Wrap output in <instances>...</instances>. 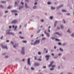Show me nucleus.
<instances>
[{"mask_svg": "<svg viewBox=\"0 0 74 74\" xmlns=\"http://www.w3.org/2000/svg\"><path fill=\"white\" fill-rule=\"evenodd\" d=\"M56 49V46H54V49Z\"/></svg>", "mask_w": 74, "mask_h": 74, "instance_id": "nucleus-60", "label": "nucleus"}, {"mask_svg": "<svg viewBox=\"0 0 74 74\" xmlns=\"http://www.w3.org/2000/svg\"><path fill=\"white\" fill-rule=\"evenodd\" d=\"M62 12H67V11L65 10H62Z\"/></svg>", "mask_w": 74, "mask_h": 74, "instance_id": "nucleus-25", "label": "nucleus"}, {"mask_svg": "<svg viewBox=\"0 0 74 74\" xmlns=\"http://www.w3.org/2000/svg\"><path fill=\"white\" fill-rule=\"evenodd\" d=\"M33 8L35 10V9H36L37 8V6H34L33 7Z\"/></svg>", "mask_w": 74, "mask_h": 74, "instance_id": "nucleus-30", "label": "nucleus"}, {"mask_svg": "<svg viewBox=\"0 0 74 74\" xmlns=\"http://www.w3.org/2000/svg\"><path fill=\"white\" fill-rule=\"evenodd\" d=\"M20 38H21V39H24V38H23V37H22L21 36H20Z\"/></svg>", "mask_w": 74, "mask_h": 74, "instance_id": "nucleus-46", "label": "nucleus"}, {"mask_svg": "<svg viewBox=\"0 0 74 74\" xmlns=\"http://www.w3.org/2000/svg\"><path fill=\"white\" fill-rule=\"evenodd\" d=\"M22 42L23 43H27V41L26 40H23Z\"/></svg>", "mask_w": 74, "mask_h": 74, "instance_id": "nucleus-24", "label": "nucleus"}, {"mask_svg": "<svg viewBox=\"0 0 74 74\" xmlns=\"http://www.w3.org/2000/svg\"><path fill=\"white\" fill-rule=\"evenodd\" d=\"M56 24L54 23V27H56Z\"/></svg>", "mask_w": 74, "mask_h": 74, "instance_id": "nucleus-52", "label": "nucleus"}, {"mask_svg": "<svg viewBox=\"0 0 74 74\" xmlns=\"http://www.w3.org/2000/svg\"><path fill=\"white\" fill-rule=\"evenodd\" d=\"M5 58H7V59H8L9 58V56H5Z\"/></svg>", "mask_w": 74, "mask_h": 74, "instance_id": "nucleus-35", "label": "nucleus"}, {"mask_svg": "<svg viewBox=\"0 0 74 74\" xmlns=\"http://www.w3.org/2000/svg\"><path fill=\"white\" fill-rule=\"evenodd\" d=\"M57 30H60V27H57Z\"/></svg>", "mask_w": 74, "mask_h": 74, "instance_id": "nucleus-39", "label": "nucleus"}, {"mask_svg": "<svg viewBox=\"0 0 74 74\" xmlns=\"http://www.w3.org/2000/svg\"><path fill=\"white\" fill-rule=\"evenodd\" d=\"M53 16H51L50 17V19H53Z\"/></svg>", "mask_w": 74, "mask_h": 74, "instance_id": "nucleus-38", "label": "nucleus"}, {"mask_svg": "<svg viewBox=\"0 0 74 74\" xmlns=\"http://www.w3.org/2000/svg\"><path fill=\"white\" fill-rule=\"evenodd\" d=\"M0 7H1V8H4V6H2V5H0Z\"/></svg>", "mask_w": 74, "mask_h": 74, "instance_id": "nucleus-41", "label": "nucleus"}, {"mask_svg": "<svg viewBox=\"0 0 74 74\" xmlns=\"http://www.w3.org/2000/svg\"><path fill=\"white\" fill-rule=\"evenodd\" d=\"M41 21L42 22H44V19H42L41 20Z\"/></svg>", "mask_w": 74, "mask_h": 74, "instance_id": "nucleus-50", "label": "nucleus"}, {"mask_svg": "<svg viewBox=\"0 0 74 74\" xmlns=\"http://www.w3.org/2000/svg\"><path fill=\"white\" fill-rule=\"evenodd\" d=\"M18 5V4L17 2H15V5H14V7H16Z\"/></svg>", "mask_w": 74, "mask_h": 74, "instance_id": "nucleus-14", "label": "nucleus"}, {"mask_svg": "<svg viewBox=\"0 0 74 74\" xmlns=\"http://www.w3.org/2000/svg\"><path fill=\"white\" fill-rule=\"evenodd\" d=\"M66 15H68V16H69V15H70V14L68 13H66Z\"/></svg>", "mask_w": 74, "mask_h": 74, "instance_id": "nucleus-48", "label": "nucleus"}, {"mask_svg": "<svg viewBox=\"0 0 74 74\" xmlns=\"http://www.w3.org/2000/svg\"><path fill=\"white\" fill-rule=\"evenodd\" d=\"M27 63L30 66L31 64H30V58H28L27 60Z\"/></svg>", "mask_w": 74, "mask_h": 74, "instance_id": "nucleus-4", "label": "nucleus"}, {"mask_svg": "<svg viewBox=\"0 0 74 74\" xmlns=\"http://www.w3.org/2000/svg\"><path fill=\"white\" fill-rule=\"evenodd\" d=\"M63 7V4L60 5L59 6L57 7L56 9L57 10H58V9L60 8H61V7Z\"/></svg>", "mask_w": 74, "mask_h": 74, "instance_id": "nucleus-6", "label": "nucleus"}, {"mask_svg": "<svg viewBox=\"0 0 74 74\" xmlns=\"http://www.w3.org/2000/svg\"><path fill=\"white\" fill-rule=\"evenodd\" d=\"M44 51H45V50L46 51L45 53H47L48 52V50H47V49H46V48H44Z\"/></svg>", "mask_w": 74, "mask_h": 74, "instance_id": "nucleus-17", "label": "nucleus"}, {"mask_svg": "<svg viewBox=\"0 0 74 74\" xmlns=\"http://www.w3.org/2000/svg\"><path fill=\"white\" fill-rule=\"evenodd\" d=\"M58 35V36H62L63 35V34H62V33L59 34V33Z\"/></svg>", "mask_w": 74, "mask_h": 74, "instance_id": "nucleus-28", "label": "nucleus"}, {"mask_svg": "<svg viewBox=\"0 0 74 74\" xmlns=\"http://www.w3.org/2000/svg\"><path fill=\"white\" fill-rule=\"evenodd\" d=\"M6 42L8 43V42H10V40H6Z\"/></svg>", "mask_w": 74, "mask_h": 74, "instance_id": "nucleus-55", "label": "nucleus"}, {"mask_svg": "<svg viewBox=\"0 0 74 74\" xmlns=\"http://www.w3.org/2000/svg\"><path fill=\"white\" fill-rule=\"evenodd\" d=\"M55 40H56V41H60V40H59V39H56V38L55 39Z\"/></svg>", "mask_w": 74, "mask_h": 74, "instance_id": "nucleus-43", "label": "nucleus"}, {"mask_svg": "<svg viewBox=\"0 0 74 74\" xmlns=\"http://www.w3.org/2000/svg\"><path fill=\"white\" fill-rule=\"evenodd\" d=\"M46 35L48 37H49V36H50V34H49V33H47L46 34Z\"/></svg>", "mask_w": 74, "mask_h": 74, "instance_id": "nucleus-19", "label": "nucleus"}, {"mask_svg": "<svg viewBox=\"0 0 74 74\" xmlns=\"http://www.w3.org/2000/svg\"><path fill=\"white\" fill-rule=\"evenodd\" d=\"M66 32H67V33H71V32L70 31V29H68Z\"/></svg>", "mask_w": 74, "mask_h": 74, "instance_id": "nucleus-13", "label": "nucleus"}, {"mask_svg": "<svg viewBox=\"0 0 74 74\" xmlns=\"http://www.w3.org/2000/svg\"><path fill=\"white\" fill-rule=\"evenodd\" d=\"M47 4L49 5H51V4H52V3L50 2L49 1L47 2Z\"/></svg>", "mask_w": 74, "mask_h": 74, "instance_id": "nucleus-23", "label": "nucleus"}, {"mask_svg": "<svg viewBox=\"0 0 74 74\" xmlns=\"http://www.w3.org/2000/svg\"><path fill=\"white\" fill-rule=\"evenodd\" d=\"M61 55H62L61 53H59L58 54V56H61Z\"/></svg>", "mask_w": 74, "mask_h": 74, "instance_id": "nucleus-40", "label": "nucleus"}, {"mask_svg": "<svg viewBox=\"0 0 74 74\" xmlns=\"http://www.w3.org/2000/svg\"><path fill=\"white\" fill-rule=\"evenodd\" d=\"M11 30L10 29H8L6 30V33L8 35H14V33L13 32H10V31Z\"/></svg>", "mask_w": 74, "mask_h": 74, "instance_id": "nucleus-1", "label": "nucleus"}, {"mask_svg": "<svg viewBox=\"0 0 74 74\" xmlns=\"http://www.w3.org/2000/svg\"><path fill=\"white\" fill-rule=\"evenodd\" d=\"M58 44L59 45H62V43L60 42H59L58 43Z\"/></svg>", "mask_w": 74, "mask_h": 74, "instance_id": "nucleus-29", "label": "nucleus"}, {"mask_svg": "<svg viewBox=\"0 0 74 74\" xmlns=\"http://www.w3.org/2000/svg\"><path fill=\"white\" fill-rule=\"evenodd\" d=\"M3 14H1V13H0V17H1V16H3Z\"/></svg>", "mask_w": 74, "mask_h": 74, "instance_id": "nucleus-56", "label": "nucleus"}, {"mask_svg": "<svg viewBox=\"0 0 74 74\" xmlns=\"http://www.w3.org/2000/svg\"><path fill=\"white\" fill-rule=\"evenodd\" d=\"M46 68H47V67L46 66H44L43 67V69H46Z\"/></svg>", "mask_w": 74, "mask_h": 74, "instance_id": "nucleus-62", "label": "nucleus"}, {"mask_svg": "<svg viewBox=\"0 0 74 74\" xmlns=\"http://www.w3.org/2000/svg\"><path fill=\"white\" fill-rule=\"evenodd\" d=\"M51 56L50 55H47L45 56V57L47 58V60H48L49 59V57H50Z\"/></svg>", "mask_w": 74, "mask_h": 74, "instance_id": "nucleus-9", "label": "nucleus"}, {"mask_svg": "<svg viewBox=\"0 0 74 74\" xmlns=\"http://www.w3.org/2000/svg\"><path fill=\"white\" fill-rule=\"evenodd\" d=\"M38 54L39 55H41V52L40 51L38 52Z\"/></svg>", "mask_w": 74, "mask_h": 74, "instance_id": "nucleus-32", "label": "nucleus"}, {"mask_svg": "<svg viewBox=\"0 0 74 74\" xmlns=\"http://www.w3.org/2000/svg\"><path fill=\"white\" fill-rule=\"evenodd\" d=\"M21 51H25V47H23L22 48V50Z\"/></svg>", "mask_w": 74, "mask_h": 74, "instance_id": "nucleus-37", "label": "nucleus"}, {"mask_svg": "<svg viewBox=\"0 0 74 74\" xmlns=\"http://www.w3.org/2000/svg\"><path fill=\"white\" fill-rule=\"evenodd\" d=\"M71 36L72 37H74V33H73L71 34Z\"/></svg>", "mask_w": 74, "mask_h": 74, "instance_id": "nucleus-31", "label": "nucleus"}, {"mask_svg": "<svg viewBox=\"0 0 74 74\" xmlns=\"http://www.w3.org/2000/svg\"><path fill=\"white\" fill-rule=\"evenodd\" d=\"M53 63H54V61H51L50 63V64L48 66L49 67H51V66H52V64H53Z\"/></svg>", "mask_w": 74, "mask_h": 74, "instance_id": "nucleus-7", "label": "nucleus"}, {"mask_svg": "<svg viewBox=\"0 0 74 74\" xmlns=\"http://www.w3.org/2000/svg\"><path fill=\"white\" fill-rule=\"evenodd\" d=\"M40 39L36 40L33 44V45H36V44H38L40 43Z\"/></svg>", "mask_w": 74, "mask_h": 74, "instance_id": "nucleus-3", "label": "nucleus"}, {"mask_svg": "<svg viewBox=\"0 0 74 74\" xmlns=\"http://www.w3.org/2000/svg\"><path fill=\"white\" fill-rule=\"evenodd\" d=\"M7 8L8 9H10L11 8V6H9Z\"/></svg>", "mask_w": 74, "mask_h": 74, "instance_id": "nucleus-47", "label": "nucleus"}, {"mask_svg": "<svg viewBox=\"0 0 74 74\" xmlns=\"http://www.w3.org/2000/svg\"><path fill=\"white\" fill-rule=\"evenodd\" d=\"M61 29H63L64 27H63V25H61Z\"/></svg>", "mask_w": 74, "mask_h": 74, "instance_id": "nucleus-22", "label": "nucleus"}, {"mask_svg": "<svg viewBox=\"0 0 74 74\" xmlns=\"http://www.w3.org/2000/svg\"><path fill=\"white\" fill-rule=\"evenodd\" d=\"M44 33H45V34H47V32H46V30H45Z\"/></svg>", "mask_w": 74, "mask_h": 74, "instance_id": "nucleus-58", "label": "nucleus"}, {"mask_svg": "<svg viewBox=\"0 0 74 74\" xmlns=\"http://www.w3.org/2000/svg\"><path fill=\"white\" fill-rule=\"evenodd\" d=\"M66 45V43H64L62 44V46H65Z\"/></svg>", "mask_w": 74, "mask_h": 74, "instance_id": "nucleus-27", "label": "nucleus"}, {"mask_svg": "<svg viewBox=\"0 0 74 74\" xmlns=\"http://www.w3.org/2000/svg\"><path fill=\"white\" fill-rule=\"evenodd\" d=\"M37 60H39V61H41V59L40 58V59H37Z\"/></svg>", "mask_w": 74, "mask_h": 74, "instance_id": "nucleus-51", "label": "nucleus"}, {"mask_svg": "<svg viewBox=\"0 0 74 74\" xmlns=\"http://www.w3.org/2000/svg\"><path fill=\"white\" fill-rule=\"evenodd\" d=\"M58 58V56H56V57H54V59H57Z\"/></svg>", "mask_w": 74, "mask_h": 74, "instance_id": "nucleus-44", "label": "nucleus"}, {"mask_svg": "<svg viewBox=\"0 0 74 74\" xmlns=\"http://www.w3.org/2000/svg\"><path fill=\"white\" fill-rule=\"evenodd\" d=\"M58 23V21H56L55 22V23L56 24L57 23Z\"/></svg>", "mask_w": 74, "mask_h": 74, "instance_id": "nucleus-45", "label": "nucleus"}, {"mask_svg": "<svg viewBox=\"0 0 74 74\" xmlns=\"http://www.w3.org/2000/svg\"><path fill=\"white\" fill-rule=\"evenodd\" d=\"M16 12L19 13V12L16 10H13L11 11V13H13V12H15V13H16Z\"/></svg>", "mask_w": 74, "mask_h": 74, "instance_id": "nucleus-8", "label": "nucleus"}, {"mask_svg": "<svg viewBox=\"0 0 74 74\" xmlns=\"http://www.w3.org/2000/svg\"><path fill=\"white\" fill-rule=\"evenodd\" d=\"M34 60H37V57L36 56H35L34 57Z\"/></svg>", "mask_w": 74, "mask_h": 74, "instance_id": "nucleus-42", "label": "nucleus"}, {"mask_svg": "<svg viewBox=\"0 0 74 74\" xmlns=\"http://www.w3.org/2000/svg\"><path fill=\"white\" fill-rule=\"evenodd\" d=\"M55 7H53V6L51 7V10H55Z\"/></svg>", "mask_w": 74, "mask_h": 74, "instance_id": "nucleus-15", "label": "nucleus"}, {"mask_svg": "<svg viewBox=\"0 0 74 74\" xmlns=\"http://www.w3.org/2000/svg\"><path fill=\"white\" fill-rule=\"evenodd\" d=\"M62 59L64 60H66V57H62Z\"/></svg>", "mask_w": 74, "mask_h": 74, "instance_id": "nucleus-36", "label": "nucleus"}, {"mask_svg": "<svg viewBox=\"0 0 74 74\" xmlns=\"http://www.w3.org/2000/svg\"><path fill=\"white\" fill-rule=\"evenodd\" d=\"M21 53L23 55H24V54H25V51L21 50Z\"/></svg>", "mask_w": 74, "mask_h": 74, "instance_id": "nucleus-12", "label": "nucleus"}, {"mask_svg": "<svg viewBox=\"0 0 74 74\" xmlns=\"http://www.w3.org/2000/svg\"><path fill=\"white\" fill-rule=\"evenodd\" d=\"M59 33V32H57L56 33H54V34H57V35H58Z\"/></svg>", "mask_w": 74, "mask_h": 74, "instance_id": "nucleus-26", "label": "nucleus"}, {"mask_svg": "<svg viewBox=\"0 0 74 74\" xmlns=\"http://www.w3.org/2000/svg\"><path fill=\"white\" fill-rule=\"evenodd\" d=\"M51 39H52V40H54L55 39V37H52L51 38Z\"/></svg>", "mask_w": 74, "mask_h": 74, "instance_id": "nucleus-21", "label": "nucleus"}, {"mask_svg": "<svg viewBox=\"0 0 74 74\" xmlns=\"http://www.w3.org/2000/svg\"><path fill=\"white\" fill-rule=\"evenodd\" d=\"M25 1H27V3H29V0H25Z\"/></svg>", "mask_w": 74, "mask_h": 74, "instance_id": "nucleus-63", "label": "nucleus"}, {"mask_svg": "<svg viewBox=\"0 0 74 74\" xmlns=\"http://www.w3.org/2000/svg\"><path fill=\"white\" fill-rule=\"evenodd\" d=\"M41 58H42V56H40L39 57V59H41Z\"/></svg>", "mask_w": 74, "mask_h": 74, "instance_id": "nucleus-59", "label": "nucleus"}, {"mask_svg": "<svg viewBox=\"0 0 74 74\" xmlns=\"http://www.w3.org/2000/svg\"><path fill=\"white\" fill-rule=\"evenodd\" d=\"M25 7L26 8H29V6L27 5V4L26 3H25Z\"/></svg>", "mask_w": 74, "mask_h": 74, "instance_id": "nucleus-18", "label": "nucleus"}, {"mask_svg": "<svg viewBox=\"0 0 74 74\" xmlns=\"http://www.w3.org/2000/svg\"><path fill=\"white\" fill-rule=\"evenodd\" d=\"M18 23V20H12L11 22V23L14 24V23Z\"/></svg>", "mask_w": 74, "mask_h": 74, "instance_id": "nucleus-5", "label": "nucleus"}, {"mask_svg": "<svg viewBox=\"0 0 74 74\" xmlns=\"http://www.w3.org/2000/svg\"><path fill=\"white\" fill-rule=\"evenodd\" d=\"M31 70H34V68H33V67H32L31 68Z\"/></svg>", "mask_w": 74, "mask_h": 74, "instance_id": "nucleus-34", "label": "nucleus"}, {"mask_svg": "<svg viewBox=\"0 0 74 74\" xmlns=\"http://www.w3.org/2000/svg\"><path fill=\"white\" fill-rule=\"evenodd\" d=\"M45 39H46V38L45 37H44L42 38V40L43 41H45Z\"/></svg>", "mask_w": 74, "mask_h": 74, "instance_id": "nucleus-33", "label": "nucleus"}, {"mask_svg": "<svg viewBox=\"0 0 74 74\" xmlns=\"http://www.w3.org/2000/svg\"><path fill=\"white\" fill-rule=\"evenodd\" d=\"M51 55H52V56H54L55 54H54V53H53L51 54Z\"/></svg>", "mask_w": 74, "mask_h": 74, "instance_id": "nucleus-64", "label": "nucleus"}, {"mask_svg": "<svg viewBox=\"0 0 74 74\" xmlns=\"http://www.w3.org/2000/svg\"><path fill=\"white\" fill-rule=\"evenodd\" d=\"M11 44L13 45H14V42H11ZM19 45V44L18 43H15V45L13 46V47H14V48H16V47H18Z\"/></svg>", "mask_w": 74, "mask_h": 74, "instance_id": "nucleus-2", "label": "nucleus"}, {"mask_svg": "<svg viewBox=\"0 0 74 74\" xmlns=\"http://www.w3.org/2000/svg\"><path fill=\"white\" fill-rule=\"evenodd\" d=\"M34 66H37L38 67V66H39L40 65V64L36 63L34 64Z\"/></svg>", "mask_w": 74, "mask_h": 74, "instance_id": "nucleus-11", "label": "nucleus"}, {"mask_svg": "<svg viewBox=\"0 0 74 74\" xmlns=\"http://www.w3.org/2000/svg\"><path fill=\"white\" fill-rule=\"evenodd\" d=\"M5 14H7V13H8V11H5Z\"/></svg>", "mask_w": 74, "mask_h": 74, "instance_id": "nucleus-53", "label": "nucleus"}, {"mask_svg": "<svg viewBox=\"0 0 74 74\" xmlns=\"http://www.w3.org/2000/svg\"><path fill=\"white\" fill-rule=\"evenodd\" d=\"M24 26L25 27H26L27 26V23H26V24H24Z\"/></svg>", "mask_w": 74, "mask_h": 74, "instance_id": "nucleus-49", "label": "nucleus"}, {"mask_svg": "<svg viewBox=\"0 0 74 74\" xmlns=\"http://www.w3.org/2000/svg\"><path fill=\"white\" fill-rule=\"evenodd\" d=\"M63 21L64 22V24L66 23V21H65V20H64V19H63Z\"/></svg>", "mask_w": 74, "mask_h": 74, "instance_id": "nucleus-54", "label": "nucleus"}, {"mask_svg": "<svg viewBox=\"0 0 74 74\" xmlns=\"http://www.w3.org/2000/svg\"><path fill=\"white\" fill-rule=\"evenodd\" d=\"M2 47L3 49L4 48H5V49H8V47H7V46H3L2 45Z\"/></svg>", "mask_w": 74, "mask_h": 74, "instance_id": "nucleus-10", "label": "nucleus"}, {"mask_svg": "<svg viewBox=\"0 0 74 74\" xmlns=\"http://www.w3.org/2000/svg\"><path fill=\"white\" fill-rule=\"evenodd\" d=\"M59 50L60 52H63V49L61 48H60Z\"/></svg>", "mask_w": 74, "mask_h": 74, "instance_id": "nucleus-16", "label": "nucleus"}, {"mask_svg": "<svg viewBox=\"0 0 74 74\" xmlns=\"http://www.w3.org/2000/svg\"><path fill=\"white\" fill-rule=\"evenodd\" d=\"M58 69H60V66H58Z\"/></svg>", "mask_w": 74, "mask_h": 74, "instance_id": "nucleus-57", "label": "nucleus"}, {"mask_svg": "<svg viewBox=\"0 0 74 74\" xmlns=\"http://www.w3.org/2000/svg\"><path fill=\"white\" fill-rule=\"evenodd\" d=\"M6 55V53H4L2 54V55Z\"/></svg>", "mask_w": 74, "mask_h": 74, "instance_id": "nucleus-61", "label": "nucleus"}, {"mask_svg": "<svg viewBox=\"0 0 74 74\" xmlns=\"http://www.w3.org/2000/svg\"><path fill=\"white\" fill-rule=\"evenodd\" d=\"M17 27H18L17 26V25H16L14 28V29L15 30V31H16V29Z\"/></svg>", "mask_w": 74, "mask_h": 74, "instance_id": "nucleus-20", "label": "nucleus"}]
</instances>
